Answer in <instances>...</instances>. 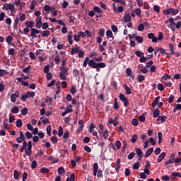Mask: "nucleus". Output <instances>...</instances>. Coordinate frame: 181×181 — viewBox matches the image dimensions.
<instances>
[{
	"label": "nucleus",
	"instance_id": "f257e3e1",
	"mask_svg": "<svg viewBox=\"0 0 181 181\" xmlns=\"http://www.w3.org/2000/svg\"><path fill=\"white\" fill-rule=\"evenodd\" d=\"M88 64L89 67H92V69H104L107 67V64L104 62L97 63L95 62L94 60H90V57H87L85 58L83 66V67H87Z\"/></svg>",
	"mask_w": 181,
	"mask_h": 181
},
{
	"label": "nucleus",
	"instance_id": "f03ea898",
	"mask_svg": "<svg viewBox=\"0 0 181 181\" xmlns=\"http://www.w3.org/2000/svg\"><path fill=\"white\" fill-rule=\"evenodd\" d=\"M61 72L59 73V77L61 80H66L67 78V76H69V69L64 66L60 67Z\"/></svg>",
	"mask_w": 181,
	"mask_h": 181
},
{
	"label": "nucleus",
	"instance_id": "7ed1b4c3",
	"mask_svg": "<svg viewBox=\"0 0 181 181\" xmlns=\"http://www.w3.org/2000/svg\"><path fill=\"white\" fill-rule=\"evenodd\" d=\"M93 176L103 178V170H98V163H97L93 164Z\"/></svg>",
	"mask_w": 181,
	"mask_h": 181
},
{
	"label": "nucleus",
	"instance_id": "20e7f679",
	"mask_svg": "<svg viewBox=\"0 0 181 181\" xmlns=\"http://www.w3.org/2000/svg\"><path fill=\"white\" fill-rule=\"evenodd\" d=\"M119 98L120 101L123 103L124 107H128V105H129V102L128 101V98L125 97V95L120 93L119 95Z\"/></svg>",
	"mask_w": 181,
	"mask_h": 181
},
{
	"label": "nucleus",
	"instance_id": "39448f33",
	"mask_svg": "<svg viewBox=\"0 0 181 181\" xmlns=\"http://www.w3.org/2000/svg\"><path fill=\"white\" fill-rule=\"evenodd\" d=\"M2 9L5 11H10L11 13H13V12H15V6L13 4H5L2 7Z\"/></svg>",
	"mask_w": 181,
	"mask_h": 181
},
{
	"label": "nucleus",
	"instance_id": "423d86ee",
	"mask_svg": "<svg viewBox=\"0 0 181 181\" xmlns=\"http://www.w3.org/2000/svg\"><path fill=\"white\" fill-rule=\"evenodd\" d=\"M21 95L19 92L16 91L15 93L11 94V103H16V99Z\"/></svg>",
	"mask_w": 181,
	"mask_h": 181
},
{
	"label": "nucleus",
	"instance_id": "0eeeda50",
	"mask_svg": "<svg viewBox=\"0 0 181 181\" xmlns=\"http://www.w3.org/2000/svg\"><path fill=\"white\" fill-rule=\"evenodd\" d=\"M170 53H165L167 57H169V56H170V54H175L177 57H180V53L175 52V51L173 50V47H170Z\"/></svg>",
	"mask_w": 181,
	"mask_h": 181
},
{
	"label": "nucleus",
	"instance_id": "6e6552de",
	"mask_svg": "<svg viewBox=\"0 0 181 181\" xmlns=\"http://www.w3.org/2000/svg\"><path fill=\"white\" fill-rule=\"evenodd\" d=\"M126 74L129 77H131L132 80L135 78V75L132 74V69H131L130 68L126 69Z\"/></svg>",
	"mask_w": 181,
	"mask_h": 181
},
{
	"label": "nucleus",
	"instance_id": "1a4fd4ad",
	"mask_svg": "<svg viewBox=\"0 0 181 181\" xmlns=\"http://www.w3.org/2000/svg\"><path fill=\"white\" fill-rule=\"evenodd\" d=\"M173 8H167L166 10H163V13L165 16H168V15H173Z\"/></svg>",
	"mask_w": 181,
	"mask_h": 181
},
{
	"label": "nucleus",
	"instance_id": "9d476101",
	"mask_svg": "<svg viewBox=\"0 0 181 181\" xmlns=\"http://www.w3.org/2000/svg\"><path fill=\"white\" fill-rule=\"evenodd\" d=\"M120 168H121V159L117 158L116 161V167H115V171L117 172V173L119 172Z\"/></svg>",
	"mask_w": 181,
	"mask_h": 181
},
{
	"label": "nucleus",
	"instance_id": "9b49d317",
	"mask_svg": "<svg viewBox=\"0 0 181 181\" xmlns=\"http://www.w3.org/2000/svg\"><path fill=\"white\" fill-rule=\"evenodd\" d=\"M132 37H134L139 43H143L144 42V37L141 36L136 35V34H132Z\"/></svg>",
	"mask_w": 181,
	"mask_h": 181
},
{
	"label": "nucleus",
	"instance_id": "f8f14e48",
	"mask_svg": "<svg viewBox=\"0 0 181 181\" xmlns=\"http://www.w3.org/2000/svg\"><path fill=\"white\" fill-rule=\"evenodd\" d=\"M37 19H36L35 26L37 29H40L42 28V17H38Z\"/></svg>",
	"mask_w": 181,
	"mask_h": 181
},
{
	"label": "nucleus",
	"instance_id": "ddd939ff",
	"mask_svg": "<svg viewBox=\"0 0 181 181\" xmlns=\"http://www.w3.org/2000/svg\"><path fill=\"white\" fill-rule=\"evenodd\" d=\"M68 42L69 45H73V32L69 31L68 33Z\"/></svg>",
	"mask_w": 181,
	"mask_h": 181
},
{
	"label": "nucleus",
	"instance_id": "4468645a",
	"mask_svg": "<svg viewBox=\"0 0 181 181\" xmlns=\"http://www.w3.org/2000/svg\"><path fill=\"white\" fill-rule=\"evenodd\" d=\"M40 33V30H37V29H35V28H32L31 29V34H30V36L32 37H36V35H37Z\"/></svg>",
	"mask_w": 181,
	"mask_h": 181
},
{
	"label": "nucleus",
	"instance_id": "2eb2a0df",
	"mask_svg": "<svg viewBox=\"0 0 181 181\" xmlns=\"http://www.w3.org/2000/svg\"><path fill=\"white\" fill-rule=\"evenodd\" d=\"M47 159L51 160L52 163L54 165V163H59V158H54L52 156H47Z\"/></svg>",
	"mask_w": 181,
	"mask_h": 181
},
{
	"label": "nucleus",
	"instance_id": "dca6fc26",
	"mask_svg": "<svg viewBox=\"0 0 181 181\" xmlns=\"http://www.w3.org/2000/svg\"><path fill=\"white\" fill-rule=\"evenodd\" d=\"M153 152V147H151L146 151L144 157L149 158V156H151V155H152Z\"/></svg>",
	"mask_w": 181,
	"mask_h": 181
},
{
	"label": "nucleus",
	"instance_id": "f3484780",
	"mask_svg": "<svg viewBox=\"0 0 181 181\" xmlns=\"http://www.w3.org/2000/svg\"><path fill=\"white\" fill-rule=\"evenodd\" d=\"M165 156H166V153H161L157 159V162L160 163V162L165 159Z\"/></svg>",
	"mask_w": 181,
	"mask_h": 181
},
{
	"label": "nucleus",
	"instance_id": "a211bd4d",
	"mask_svg": "<svg viewBox=\"0 0 181 181\" xmlns=\"http://www.w3.org/2000/svg\"><path fill=\"white\" fill-rule=\"evenodd\" d=\"M170 177V179H173V180L176 179V177H181V173H176V172L173 173Z\"/></svg>",
	"mask_w": 181,
	"mask_h": 181
},
{
	"label": "nucleus",
	"instance_id": "6ab92c4d",
	"mask_svg": "<svg viewBox=\"0 0 181 181\" xmlns=\"http://www.w3.org/2000/svg\"><path fill=\"white\" fill-rule=\"evenodd\" d=\"M159 100H160V96H158V97H156L154 99V100H153V102L152 103V107L153 108H155V107H156V105H158V104H159Z\"/></svg>",
	"mask_w": 181,
	"mask_h": 181
},
{
	"label": "nucleus",
	"instance_id": "aec40b11",
	"mask_svg": "<svg viewBox=\"0 0 181 181\" xmlns=\"http://www.w3.org/2000/svg\"><path fill=\"white\" fill-rule=\"evenodd\" d=\"M124 89L126 91V94H127V95H130V94H132V91H131V88L127 86V84L124 85Z\"/></svg>",
	"mask_w": 181,
	"mask_h": 181
},
{
	"label": "nucleus",
	"instance_id": "412c9836",
	"mask_svg": "<svg viewBox=\"0 0 181 181\" xmlns=\"http://www.w3.org/2000/svg\"><path fill=\"white\" fill-rule=\"evenodd\" d=\"M40 35L41 36H42V37H47L48 36H50V31L49 30L41 31Z\"/></svg>",
	"mask_w": 181,
	"mask_h": 181
},
{
	"label": "nucleus",
	"instance_id": "4be33fe9",
	"mask_svg": "<svg viewBox=\"0 0 181 181\" xmlns=\"http://www.w3.org/2000/svg\"><path fill=\"white\" fill-rule=\"evenodd\" d=\"M25 154L27 156H32V148L30 147H27L25 150Z\"/></svg>",
	"mask_w": 181,
	"mask_h": 181
},
{
	"label": "nucleus",
	"instance_id": "5701e85b",
	"mask_svg": "<svg viewBox=\"0 0 181 181\" xmlns=\"http://www.w3.org/2000/svg\"><path fill=\"white\" fill-rule=\"evenodd\" d=\"M27 148H28V143L26 142V141H24V142L23 143V146L20 150L21 153H23V151H25Z\"/></svg>",
	"mask_w": 181,
	"mask_h": 181
},
{
	"label": "nucleus",
	"instance_id": "b1692460",
	"mask_svg": "<svg viewBox=\"0 0 181 181\" xmlns=\"http://www.w3.org/2000/svg\"><path fill=\"white\" fill-rule=\"evenodd\" d=\"M122 19L124 22H126V23L131 22V16H129V14H127L122 18Z\"/></svg>",
	"mask_w": 181,
	"mask_h": 181
},
{
	"label": "nucleus",
	"instance_id": "393cba45",
	"mask_svg": "<svg viewBox=\"0 0 181 181\" xmlns=\"http://www.w3.org/2000/svg\"><path fill=\"white\" fill-rule=\"evenodd\" d=\"M109 50H111L112 53H115L116 54H118V53H119V50L115 47V49L113 47H109Z\"/></svg>",
	"mask_w": 181,
	"mask_h": 181
},
{
	"label": "nucleus",
	"instance_id": "a878e982",
	"mask_svg": "<svg viewBox=\"0 0 181 181\" xmlns=\"http://www.w3.org/2000/svg\"><path fill=\"white\" fill-rule=\"evenodd\" d=\"M80 52V47L72 48L71 52V54L73 56L74 54H77Z\"/></svg>",
	"mask_w": 181,
	"mask_h": 181
},
{
	"label": "nucleus",
	"instance_id": "bb28decb",
	"mask_svg": "<svg viewBox=\"0 0 181 181\" xmlns=\"http://www.w3.org/2000/svg\"><path fill=\"white\" fill-rule=\"evenodd\" d=\"M160 112V111H159V109H155L153 114V118H158Z\"/></svg>",
	"mask_w": 181,
	"mask_h": 181
},
{
	"label": "nucleus",
	"instance_id": "cd10ccee",
	"mask_svg": "<svg viewBox=\"0 0 181 181\" xmlns=\"http://www.w3.org/2000/svg\"><path fill=\"white\" fill-rule=\"evenodd\" d=\"M156 49L158 51V52H160V53H161V54H166V49H163V47H156Z\"/></svg>",
	"mask_w": 181,
	"mask_h": 181
},
{
	"label": "nucleus",
	"instance_id": "c85d7f7f",
	"mask_svg": "<svg viewBox=\"0 0 181 181\" xmlns=\"http://www.w3.org/2000/svg\"><path fill=\"white\" fill-rule=\"evenodd\" d=\"M137 139H138V135L134 134L132 136V139H130V142H132V144H135V142H136Z\"/></svg>",
	"mask_w": 181,
	"mask_h": 181
},
{
	"label": "nucleus",
	"instance_id": "c756f323",
	"mask_svg": "<svg viewBox=\"0 0 181 181\" xmlns=\"http://www.w3.org/2000/svg\"><path fill=\"white\" fill-rule=\"evenodd\" d=\"M66 173V170H64V168L59 167L58 168V174L59 175H64Z\"/></svg>",
	"mask_w": 181,
	"mask_h": 181
},
{
	"label": "nucleus",
	"instance_id": "7c9ffc66",
	"mask_svg": "<svg viewBox=\"0 0 181 181\" xmlns=\"http://www.w3.org/2000/svg\"><path fill=\"white\" fill-rule=\"evenodd\" d=\"M136 153H137V156H144V152L139 148H136Z\"/></svg>",
	"mask_w": 181,
	"mask_h": 181
},
{
	"label": "nucleus",
	"instance_id": "2f4dec72",
	"mask_svg": "<svg viewBox=\"0 0 181 181\" xmlns=\"http://www.w3.org/2000/svg\"><path fill=\"white\" fill-rule=\"evenodd\" d=\"M103 59H104V57L100 56V57H98L97 58H93V59H90V60H93V62L95 63H96V62H103Z\"/></svg>",
	"mask_w": 181,
	"mask_h": 181
},
{
	"label": "nucleus",
	"instance_id": "473e14b6",
	"mask_svg": "<svg viewBox=\"0 0 181 181\" xmlns=\"http://www.w3.org/2000/svg\"><path fill=\"white\" fill-rule=\"evenodd\" d=\"M41 121L43 122V124H50V121L47 117H40Z\"/></svg>",
	"mask_w": 181,
	"mask_h": 181
},
{
	"label": "nucleus",
	"instance_id": "72a5a7b5",
	"mask_svg": "<svg viewBox=\"0 0 181 181\" xmlns=\"http://www.w3.org/2000/svg\"><path fill=\"white\" fill-rule=\"evenodd\" d=\"M22 125H23V123L22 122V119H18L16 121V127H17V128H21L22 127Z\"/></svg>",
	"mask_w": 181,
	"mask_h": 181
},
{
	"label": "nucleus",
	"instance_id": "f704fd0d",
	"mask_svg": "<svg viewBox=\"0 0 181 181\" xmlns=\"http://www.w3.org/2000/svg\"><path fill=\"white\" fill-rule=\"evenodd\" d=\"M25 141H26L25 139V137H17L16 138V142H18V144H22V142H25Z\"/></svg>",
	"mask_w": 181,
	"mask_h": 181
},
{
	"label": "nucleus",
	"instance_id": "c9c22d12",
	"mask_svg": "<svg viewBox=\"0 0 181 181\" xmlns=\"http://www.w3.org/2000/svg\"><path fill=\"white\" fill-rule=\"evenodd\" d=\"M93 11H95V13L96 12V13H102L103 11H101V8H100V7L98 6H95L93 8Z\"/></svg>",
	"mask_w": 181,
	"mask_h": 181
},
{
	"label": "nucleus",
	"instance_id": "e433bc0d",
	"mask_svg": "<svg viewBox=\"0 0 181 181\" xmlns=\"http://www.w3.org/2000/svg\"><path fill=\"white\" fill-rule=\"evenodd\" d=\"M163 136V134L162 132H158V144H162V138Z\"/></svg>",
	"mask_w": 181,
	"mask_h": 181
},
{
	"label": "nucleus",
	"instance_id": "4c0bfd02",
	"mask_svg": "<svg viewBox=\"0 0 181 181\" xmlns=\"http://www.w3.org/2000/svg\"><path fill=\"white\" fill-rule=\"evenodd\" d=\"M49 172H50V170H49V168H46L43 167L40 169L41 173H49Z\"/></svg>",
	"mask_w": 181,
	"mask_h": 181
},
{
	"label": "nucleus",
	"instance_id": "58836bf2",
	"mask_svg": "<svg viewBox=\"0 0 181 181\" xmlns=\"http://www.w3.org/2000/svg\"><path fill=\"white\" fill-rule=\"evenodd\" d=\"M27 95L30 97V98H35V95H36V93L35 92H27Z\"/></svg>",
	"mask_w": 181,
	"mask_h": 181
},
{
	"label": "nucleus",
	"instance_id": "ea45409f",
	"mask_svg": "<svg viewBox=\"0 0 181 181\" xmlns=\"http://www.w3.org/2000/svg\"><path fill=\"white\" fill-rule=\"evenodd\" d=\"M35 23L33 21H26L25 25H27V28H32L33 27V24Z\"/></svg>",
	"mask_w": 181,
	"mask_h": 181
},
{
	"label": "nucleus",
	"instance_id": "a19ab883",
	"mask_svg": "<svg viewBox=\"0 0 181 181\" xmlns=\"http://www.w3.org/2000/svg\"><path fill=\"white\" fill-rule=\"evenodd\" d=\"M137 79L139 83H142L145 80V76L144 75H139Z\"/></svg>",
	"mask_w": 181,
	"mask_h": 181
},
{
	"label": "nucleus",
	"instance_id": "79ce46f5",
	"mask_svg": "<svg viewBox=\"0 0 181 181\" xmlns=\"http://www.w3.org/2000/svg\"><path fill=\"white\" fill-rule=\"evenodd\" d=\"M80 74V72L78 71V69H75L73 71V76L74 77H78V75Z\"/></svg>",
	"mask_w": 181,
	"mask_h": 181
},
{
	"label": "nucleus",
	"instance_id": "37998d69",
	"mask_svg": "<svg viewBox=\"0 0 181 181\" xmlns=\"http://www.w3.org/2000/svg\"><path fill=\"white\" fill-rule=\"evenodd\" d=\"M8 72L6 71V70L4 69H0V77H4L6 74H8Z\"/></svg>",
	"mask_w": 181,
	"mask_h": 181
},
{
	"label": "nucleus",
	"instance_id": "c03bdc74",
	"mask_svg": "<svg viewBox=\"0 0 181 181\" xmlns=\"http://www.w3.org/2000/svg\"><path fill=\"white\" fill-rule=\"evenodd\" d=\"M47 134L49 136L52 135V126L49 125L47 127Z\"/></svg>",
	"mask_w": 181,
	"mask_h": 181
},
{
	"label": "nucleus",
	"instance_id": "a18cd8bd",
	"mask_svg": "<svg viewBox=\"0 0 181 181\" xmlns=\"http://www.w3.org/2000/svg\"><path fill=\"white\" fill-rule=\"evenodd\" d=\"M37 167V162L36 160H33L31 163V169H36Z\"/></svg>",
	"mask_w": 181,
	"mask_h": 181
},
{
	"label": "nucleus",
	"instance_id": "49530a36",
	"mask_svg": "<svg viewBox=\"0 0 181 181\" xmlns=\"http://www.w3.org/2000/svg\"><path fill=\"white\" fill-rule=\"evenodd\" d=\"M137 29H138L139 32H142V30H144V29H145V26L144 25V24L141 23L138 25Z\"/></svg>",
	"mask_w": 181,
	"mask_h": 181
},
{
	"label": "nucleus",
	"instance_id": "de8ad7c7",
	"mask_svg": "<svg viewBox=\"0 0 181 181\" xmlns=\"http://www.w3.org/2000/svg\"><path fill=\"white\" fill-rule=\"evenodd\" d=\"M19 23V18L16 17L14 20V23H13V28H18V25Z\"/></svg>",
	"mask_w": 181,
	"mask_h": 181
},
{
	"label": "nucleus",
	"instance_id": "09e8293b",
	"mask_svg": "<svg viewBox=\"0 0 181 181\" xmlns=\"http://www.w3.org/2000/svg\"><path fill=\"white\" fill-rule=\"evenodd\" d=\"M13 176H14V179H16V180H18V179H19V172H18V170H15Z\"/></svg>",
	"mask_w": 181,
	"mask_h": 181
},
{
	"label": "nucleus",
	"instance_id": "8fccbe9b",
	"mask_svg": "<svg viewBox=\"0 0 181 181\" xmlns=\"http://www.w3.org/2000/svg\"><path fill=\"white\" fill-rule=\"evenodd\" d=\"M11 112L13 114H18V112H19V107H14L13 109H11Z\"/></svg>",
	"mask_w": 181,
	"mask_h": 181
},
{
	"label": "nucleus",
	"instance_id": "3c124183",
	"mask_svg": "<svg viewBox=\"0 0 181 181\" xmlns=\"http://www.w3.org/2000/svg\"><path fill=\"white\" fill-rule=\"evenodd\" d=\"M170 163H175V160H172L171 158H169L168 160L165 162V166L170 165Z\"/></svg>",
	"mask_w": 181,
	"mask_h": 181
},
{
	"label": "nucleus",
	"instance_id": "603ef678",
	"mask_svg": "<svg viewBox=\"0 0 181 181\" xmlns=\"http://www.w3.org/2000/svg\"><path fill=\"white\" fill-rule=\"evenodd\" d=\"M158 90L159 91H164L165 90V88L163 87V84L158 83Z\"/></svg>",
	"mask_w": 181,
	"mask_h": 181
},
{
	"label": "nucleus",
	"instance_id": "864d4df0",
	"mask_svg": "<svg viewBox=\"0 0 181 181\" xmlns=\"http://www.w3.org/2000/svg\"><path fill=\"white\" fill-rule=\"evenodd\" d=\"M30 69H32L31 66H28L26 68L23 69V73H25V74L29 73V70H30Z\"/></svg>",
	"mask_w": 181,
	"mask_h": 181
},
{
	"label": "nucleus",
	"instance_id": "5fc2aeb1",
	"mask_svg": "<svg viewBox=\"0 0 181 181\" xmlns=\"http://www.w3.org/2000/svg\"><path fill=\"white\" fill-rule=\"evenodd\" d=\"M136 56H137V57H141L144 56V52H141V51H136L135 52Z\"/></svg>",
	"mask_w": 181,
	"mask_h": 181
},
{
	"label": "nucleus",
	"instance_id": "6e6d98bb",
	"mask_svg": "<svg viewBox=\"0 0 181 181\" xmlns=\"http://www.w3.org/2000/svg\"><path fill=\"white\" fill-rule=\"evenodd\" d=\"M133 169L134 170H138V169H139V162H136L133 165Z\"/></svg>",
	"mask_w": 181,
	"mask_h": 181
},
{
	"label": "nucleus",
	"instance_id": "4d7b16f0",
	"mask_svg": "<svg viewBox=\"0 0 181 181\" xmlns=\"http://www.w3.org/2000/svg\"><path fill=\"white\" fill-rule=\"evenodd\" d=\"M134 157H135V153H134V152L130 153L128 155V156H127V158H128V159H129V160H131L132 159H134Z\"/></svg>",
	"mask_w": 181,
	"mask_h": 181
},
{
	"label": "nucleus",
	"instance_id": "13d9d810",
	"mask_svg": "<svg viewBox=\"0 0 181 181\" xmlns=\"http://www.w3.org/2000/svg\"><path fill=\"white\" fill-rule=\"evenodd\" d=\"M106 35L107 36V37H112L113 36L112 31H111V30H107Z\"/></svg>",
	"mask_w": 181,
	"mask_h": 181
},
{
	"label": "nucleus",
	"instance_id": "bf43d9fd",
	"mask_svg": "<svg viewBox=\"0 0 181 181\" xmlns=\"http://www.w3.org/2000/svg\"><path fill=\"white\" fill-rule=\"evenodd\" d=\"M77 90L76 89V86H72L70 89V93L73 94V95H74V94H76Z\"/></svg>",
	"mask_w": 181,
	"mask_h": 181
},
{
	"label": "nucleus",
	"instance_id": "052dcab7",
	"mask_svg": "<svg viewBox=\"0 0 181 181\" xmlns=\"http://www.w3.org/2000/svg\"><path fill=\"white\" fill-rule=\"evenodd\" d=\"M95 128V127H94V124L91 123L88 129V132L91 134V132H93Z\"/></svg>",
	"mask_w": 181,
	"mask_h": 181
},
{
	"label": "nucleus",
	"instance_id": "680f3d73",
	"mask_svg": "<svg viewBox=\"0 0 181 181\" xmlns=\"http://www.w3.org/2000/svg\"><path fill=\"white\" fill-rule=\"evenodd\" d=\"M145 115H142L141 116L139 117V121H140V122H145Z\"/></svg>",
	"mask_w": 181,
	"mask_h": 181
},
{
	"label": "nucleus",
	"instance_id": "e2e57ef3",
	"mask_svg": "<svg viewBox=\"0 0 181 181\" xmlns=\"http://www.w3.org/2000/svg\"><path fill=\"white\" fill-rule=\"evenodd\" d=\"M174 162H175V166H177V165H180L181 158H175V159L174 160Z\"/></svg>",
	"mask_w": 181,
	"mask_h": 181
},
{
	"label": "nucleus",
	"instance_id": "0e129e2a",
	"mask_svg": "<svg viewBox=\"0 0 181 181\" xmlns=\"http://www.w3.org/2000/svg\"><path fill=\"white\" fill-rule=\"evenodd\" d=\"M62 135H63V127L60 126L58 131V136H62Z\"/></svg>",
	"mask_w": 181,
	"mask_h": 181
},
{
	"label": "nucleus",
	"instance_id": "69168bd1",
	"mask_svg": "<svg viewBox=\"0 0 181 181\" xmlns=\"http://www.w3.org/2000/svg\"><path fill=\"white\" fill-rule=\"evenodd\" d=\"M21 114H22V115H27V114H28V107H24L21 110Z\"/></svg>",
	"mask_w": 181,
	"mask_h": 181
},
{
	"label": "nucleus",
	"instance_id": "338daca9",
	"mask_svg": "<svg viewBox=\"0 0 181 181\" xmlns=\"http://www.w3.org/2000/svg\"><path fill=\"white\" fill-rule=\"evenodd\" d=\"M51 141L53 144H57V136H54L51 137Z\"/></svg>",
	"mask_w": 181,
	"mask_h": 181
},
{
	"label": "nucleus",
	"instance_id": "774afa93",
	"mask_svg": "<svg viewBox=\"0 0 181 181\" xmlns=\"http://www.w3.org/2000/svg\"><path fill=\"white\" fill-rule=\"evenodd\" d=\"M115 145H116L117 149H121V141L119 140H117L115 142Z\"/></svg>",
	"mask_w": 181,
	"mask_h": 181
}]
</instances>
